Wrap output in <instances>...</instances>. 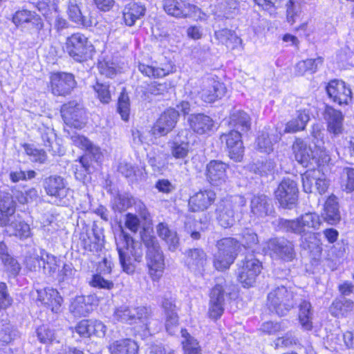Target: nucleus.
I'll list each match as a JSON object with an SVG mask.
<instances>
[{"mask_svg": "<svg viewBox=\"0 0 354 354\" xmlns=\"http://www.w3.org/2000/svg\"><path fill=\"white\" fill-rule=\"evenodd\" d=\"M62 116L65 123L75 129H82L85 124V110L82 105L76 101L64 104L61 109Z\"/></svg>", "mask_w": 354, "mask_h": 354, "instance_id": "obj_9", "label": "nucleus"}, {"mask_svg": "<svg viewBox=\"0 0 354 354\" xmlns=\"http://www.w3.org/2000/svg\"><path fill=\"white\" fill-rule=\"evenodd\" d=\"M162 307L166 315L165 327L167 331L173 335L178 323V317L176 312V305L171 298H164L162 301Z\"/></svg>", "mask_w": 354, "mask_h": 354, "instance_id": "obj_27", "label": "nucleus"}, {"mask_svg": "<svg viewBox=\"0 0 354 354\" xmlns=\"http://www.w3.org/2000/svg\"><path fill=\"white\" fill-rule=\"evenodd\" d=\"M227 165L220 160H211L206 167V177L212 185H221L227 181Z\"/></svg>", "mask_w": 354, "mask_h": 354, "instance_id": "obj_21", "label": "nucleus"}, {"mask_svg": "<svg viewBox=\"0 0 354 354\" xmlns=\"http://www.w3.org/2000/svg\"><path fill=\"white\" fill-rule=\"evenodd\" d=\"M37 300L49 308L52 312L55 313L60 312L63 299L57 290L48 288L37 290Z\"/></svg>", "mask_w": 354, "mask_h": 354, "instance_id": "obj_22", "label": "nucleus"}, {"mask_svg": "<svg viewBox=\"0 0 354 354\" xmlns=\"http://www.w3.org/2000/svg\"><path fill=\"white\" fill-rule=\"evenodd\" d=\"M68 14L69 18L75 23L84 26H88V22L83 17L76 0H70Z\"/></svg>", "mask_w": 354, "mask_h": 354, "instance_id": "obj_47", "label": "nucleus"}, {"mask_svg": "<svg viewBox=\"0 0 354 354\" xmlns=\"http://www.w3.org/2000/svg\"><path fill=\"white\" fill-rule=\"evenodd\" d=\"M270 201L264 194L254 196L251 201L252 212L261 218L270 214L273 207Z\"/></svg>", "mask_w": 354, "mask_h": 354, "instance_id": "obj_31", "label": "nucleus"}, {"mask_svg": "<svg viewBox=\"0 0 354 354\" xmlns=\"http://www.w3.org/2000/svg\"><path fill=\"white\" fill-rule=\"evenodd\" d=\"M181 334L184 338L182 341L184 353L201 354V350L196 339L192 337L185 329L181 330Z\"/></svg>", "mask_w": 354, "mask_h": 354, "instance_id": "obj_43", "label": "nucleus"}, {"mask_svg": "<svg viewBox=\"0 0 354 354\" xmlns=\"http://www.w3.org/2000/svg\"><path fill=\"white\" fill-rule=\"evenodd\" d=\"M221 140L225 142L229 157L236 162H241L244 153L241 133L237 130H232L228 133L223 134Z\"/></svg>", "mask_w": 354, "mask_h": 354, "instance_id": "obj_15", "label": "nucleus"}, {"mask_svg": "<svg viewBox=\"0 0 354 354\" xmlns=\"http://www.w3.org/2000/svg\"><path fill=\"white\" fill-rule=\"evenodd\" d=\"M19 337V333L12 325L6 324L0 330V341L9 344Z\"/></svg>", "mask_w": 354, "mask_h": 354, "instance_id": "obj_55", "label": "nucleus"}, {"mask_svg": "<svg viewBox=\"0 0 354 354\" xmlns=\"http://www.w3.org/2000/svg\"><path fill=\"white\" fill-rule=\"evenodd\" d=\"M91 305L86 303L84 296L76 297L70 305V311L77 317L86 316L91 310Z\"/></svg>", "mask_w": 354, "mask_h": 354, "instance_id": "obj_42", "label": "nucleus"}, {"mask_svg": "<svg viewBox=\"0 0 354 354\" xmlns=\"http://www.w3.org/2000/svg\"><path fill=\"white\" fill-rule=\"evenodd\" d=\"M130 111L129 97L125 91V88H122V91L118 98V112L121 115L123 120H128Z\"/></svg>", "mask_w": 354, "mask_h": 354, "instance_id": "obj_49", "label": "nucleus"}, {"mask_svg": "<svg viewBox=\"0 0 354 354\" xmlns=\"http://www.w3.org/2000/svg\"><path fill=\"white\" fill-rule=\"evenodd\" d=\"M225 93V87L223 83L213 78H207L203 82L200 96L205 102L212 103L221 98Z\"/></svg>", "mask_w": 354, "mask_h": 354, "instance_id": "obj_17", "label": "nucleus"}, {"mask_svg": "<svg viewBox=\"0 0 354 354\" xmlns=\"http://www.w3.org/2000/svg\"><path fill=\"white\" fill-rule=\"evenodd\" d=\"M283 224L288 232L299 234L301 237L306 236L309 239L315 237V234L310 230L311 227L306 223H283Z\"/></svg>", "mask_w": 354, "mask_h": 354, "instance_id": "obj_45", "label": "nucleus"}, {"mask_svg": "<svg viewBox=\"0 0 354 354\" xmlns=\"http://www.w3.org/2000/svg\"><path fill=\"white\" fill-rule=\"evenodd\" d=\"M324 59L322 57L301 61L296 66V72L299 75H303L306 72L314 73L317 71L318 67L322 65Z\"/></svg>", "mask_w": 354, "mask_h": 354, "instance_id": "obj_40", "label": "nucleus"}, {"mask_svg": "<svg viewBox=\"0 0 354 354\" xmlns=\"http://www.w3.org/2000/svg\"><path fill=\"white\" fill-rule=\"evenodd\" d=\"M135 203L134 198L127 194H118L113 201L112 206L113 209L122 212Z\"/></svg>", "mask_w": 354, "mask_h": 354, "instance_id": "obj_53", "label": "nucleus"}, {"mask_svg": "<svg viewBox=\"0 0 354 354\" xmlns=\"http://www.w3.org/2000/svg\"><path fill=\"white\" fill-rule=\"evenodd\" d=\"M295 297L296 295L286 286H278L268 293L266 305L270 311L284 316L295 306Z\"/></svg>", "mask_w": 354, "mask_h": 354, "instance_id": "obj_2", "label": "nucleus"}, {"mask_svg": "<svg viewBox=\"0 0 354 354\" xmlns=\"http://www.w3.org/2000/svg\"><path fill=\"white\" fill-rule=\"evenodd\" d=\"M24 149L32 162L44 164L47 160V155L43 149L35 148L32 145L25 144Z\"/></svg>", "mask_w": 354, "mask_h": 354, "instance_id": "obj_51", "label": "nucleus"}, {"mask_svg": "<svg viewBox=\"0 0 354 354\" xmlns=\"http://www.w3.org/2000/svg\"><path fill=\"white\" fill-rule=\"evenodd\" d=\"M354 304L351 300L343 298L335 299L329 308L330 313L335 317H344L351 314L353 310Z\"/></svg>", "mask_w": 354, "mask_h": 354, "instance_id": "obj_34", "label": "nucleus"}, {"mask_svg": "<svg viewBox=\"0 0 354 354\" xmlns=\"http://www.w3.org/2000/svg\"><path fill=\"white\" fill-rule=\"evenodd\" d=\"M325 118L327 120V128L330 133L335 136L342 133L344 117L341 111L328 107L325 112Z\"/></svg>", "mask_w": 354, "mask_h": 354, "instance_id": "obj_29", "label": "nucleus"}, {"mask_svg": "<svg viewBox=\"0 0 354 354\" xmlns=\"http://www.w3.org/2000/svg\"><path fill=\"white\" fill-rule=\"evenodd\" d=\"M299 189L297 183L290 178H284L275 191V197L283 208L292 209L298 200Z\"/></svg>", "mask_w": 354, "mask_h": 354, "instance_id": "obj_8", "label": "nucleus"}, {"mask_svg": "<svg viewBox=\"0 0 354 354\" xmlns=\"http://www.w3.org/2000/svg\"><path fill=\"white\" fill-rule=\"evenodd\" d=\"M340 186L343 191L351 193L354 191V169L346 167L340 177Z\"/></svg>", "mask_w": 354, "mask_h": 354, "instance_id": "obj_46", "label": "nucleus"}, {"mask_svg": "<svg viewBox=\"0 0 354 354\" xmlns=\"http://www.w3.org/2000/svg\"><path fill=\"white\" fill-rule=\"evenodd\" d=\"M313 315V312L310 303L306 301H303L299 304V320L304 329L306 330L312 329Z\"/></svg>", "mask_w": 354, "mask_h": 354, "instance_id": "obj_38", "label": "nucleus"}, {"mask_svg": "<svg viewBox=\"0 0 354 354\" xmlns=\"http://www.w3.org/2000/svg\"><path fill=\"white\" fill-rule=\"evenodd\" d=\"M179 119L178 111L169 108L164 111L154 124L153 133L158 136H164L171 132L176 127Z\"/></svg>", "mask_w": 354, "mask_h": 354, "instance_id": "obj_13", "label": "nucleus"}, {"mask_svg": "<svg viewBox=\"0 0 354 354\" xmlns=\"http://www.w3.org/2000/svg\"><path fill=\"white\" fill-rule=\"evenodd\" d=\"M215 194L211 190L197 192L189 200V206L192 212L203 211L214 201Z\"/></svg>", "mask_w": 354, "mask_h": 354, "instance_id": "obj_24", "label": "nucleus"}, {"mask_svg": "<svg viewBox=\"0 0 354 354\" xmlns=\"http://www.w3.org/2000/svg\"><path fill=\"white\" fill-rule=\"evenodd\" d=\"M12 22L17 26L30 24L36 31L37 37L41 41L50 35V29L44 27V22L39 15L35 11L22 9L17 11L12 17Z\"/></svg>", "mask_w": 354, "mask_h": 354, "instance_id": "obj_6", "label": "nucleus"}, {"mask_svg": "<svg viewBox=\"0 0 354 354\" xmlns=\"http://www.w3.org/2000/svg\"><path fill=\"white\" fill-rule=\"evenodd\" d=\"M145 7L140 2L131 1L123 10V18L126 25L131 26L136 20L145 15Z\"/></svg>", "mask_w": 354, "mask_h": 354, "instance_id": "obj_28", "label": "nucleus"}, {"mask_svg": "<svg viewBox=\"0 0 354 354\" xmlns=\"http://www.w3.org/2000/svg\"><path fill=\"white\" fill-rule=\"evenodd\" d=\"M50 90L53 95L66 96L76 86L75 77L71 73H55L50 75Z\"/></svg>", "mask_w": 354, "mask_h": 354, "instance_id": "obj_12", "label": "nucleus"}, {"mask_svg": "<svg viewBox=\"0 0 354 354\" xmlns=\"http://www.w3.org/2000/svg\"><path fill=\"white\" fill-rule=\"evenodd\" d=\"M274 343L276 348H287L296 345L298 343V339L291 332H288L285 335L277 338Z\"/></svg>", "mask_w": 354, "mask_h": 354, "instance_id": "obj_61", "label": "nucleus"}, {"mask_svg": "<svg viewBox=\"0 0 354 354\" xmlns=\"http://www.w3.org/2000/svg\"><path fill=\"white\" fill-rule=\"evenodd\" d=\"M189 131L187 129L180 131L174 140L171 142V153L176 158H185L189 152V141L187 136Z\"/></svg>", "mask_w": 354, "mask_h": 354, "instance_id": "obj_25", "label": "nucleus"}, {"mask_svg": "<svg viewBox=\"0 0 354 354\" xmlns=\"http://www.w3.org/2000/svg\"><path fill=\"white\" fill-rule=\"evenodd\" d=\"M98 69L101 75L112 78L117 73L115 64L106 60L98 62Z\"/></svg>", "mask_w": 354, "mask_h": 354, "instance_id": "obj_62", "label": "nucleus"}, {"mask_svg": "<svg viewBox=\"0 0 354 354\" xmlns=\"http://www.w3.org/2000/svg\"><path fill=\"white\" fill-rule=\"evenodd\" d=\"M185 265L192 272L201 273L207 263V254L201 248H189L183 252Z\"/></svg>", "mask_w": 354, "mask_h": 354, "instance_id": "obj_18", "label": "nucleus"}, {"mask_svg": "<svg viewBox=\"0 0 354 354\" xmlns=\"http://www.w3.org/2000/svg\"><path fill=\"white\" fill-rule=\"evenodd\" d=\"M190 128L196 133L202 135L212 130L213 120L203 113L192 114L188 118Z\"/></svg>", "mask_w": 354, "mask_h": 354, "instance_id": "obj_26", "label": "nucleus"}, {"mask_svg": "<svg viewBox=\"0 0 354 354\" xmlns=\"http://www.w3.org/2000/svg\"><path fill=\"white\" fill-rule=\"evenodd\" d=\"M43 187L47 195L56 198H64L68 192L65 179L58 175H52L44 178Z\"/></svg>", "mask_w": 354, "mask_h": 354, "instance_id": "obj_19", "label": "nucleus"}, {"mask_svg": "<svg viewBox=\"0 0 354 354\" xmlns=\"http://www.w3.org/2000/svg\"><path fill=\"white\" fill-rule=\"evenodd\" d=\"M124 223L120 225L122 229L123 239L121 245H118L120 262L123 270L128 274L135 271L134 262H140L142 257V250L140 243L135 242L132 237L124 232L123 227L129 229L131 232H140V239L146 250V262L149 274L153 281L159 279L165 269V258L163 252L156 237L153 234L152 223Z\"/></svg>", "mask_w": 354, "mask_h": 354, "instance_id": "obj_1", "label": "nucleus"}, {"mask_svg": "<svg viewBox=\"0 0 354 354\" xmlns=\"http://www.w3.org/2000/svg\"><path fill=\"white\" fill-rule=\"evenodd\" d=\"M109 351L111 354H137L138 346L134 340L124 338L111 342Z\"/></svg>", "mask_w": 354, "mask_h": 354, "instance_id": "obj_30", "label": "nucleus"}, {"mask_svg": "<svg viewBox=\"0 0 354 354\" xmlns=\"http://www.w3.org/2000/svg\"><path fill=\"white\" fill-rule=\"evenodd\" d=\"M218 252L214 256V266L218 270H223L230 268L234 262L239 243L232 238H225L219 240L216 245Z\"/></svg>", "mask_w": 354, "mask_h": 354, "instance_id": "obj_5", "label": "nucleus"}, {"mask_svg": "<svg viewBox=\"0 0 354 354\" xmlns=\"http://www.w3.org/2000/svg\"><path fill=\"white\" fill-rule=\"evenodd\" d=\"M93 88L97 94V98L102 103L108 104L111 100L109 85L97 82Z\"/></svg>", "mask_w": 354, "mask_h": 354, "instance_id": "obj_59", "label": "nucleus"}, {"mask_svg": "<svg viewBox=\"0 0 354 354\" xmlns=\"http://www.w3.org/2000/svg\"><path fill=\"white\" fill-rule=\"evenodd\" d=\"M292 149L295 160L305 167L313 164L321 165L330 160L329 156L323 151H320L322 156L317 158V155L318 151H313L312 148L301 138H297L295 140L292 144Z\"/></svg>", "mask_w": 354, "mask_h": 354, "instance_id": "obj_4", "label": "nucleus"}, {"mask_svg": "<svg viewBox=\"0 0 354 354\" xmlns=\"http://www.w3.org/2000/svg\"><path fill=\"white\" fill-rule=\"evenodd\" d=\"M116 320L129 324L136 323L138 320L146 319L149 317V311L146 307H129L122 306L117 308L114 312Z\"/></svg>", "mask_w": 354, "mask_h": 354, "instance_id": "obj_14", "label": "nucleus"}, {"mask_svg": "<svg viewBox=\"0 0 354 354\" xmlns=\"http://www.w3.org/2000/svg\"><path fill=\"white\" fill-rule=\"evenodd\" d=\"M162 5L168 15L178 18L187 17L195 8L183 0H163Z\"/></svg>", "mask_w": 354, "mask_h": 354, "instance_id": "obj_23", "label": "nucleus"}, {"mask_svg": "<svg viewBox=\"0 0 354 354\" xmlns=\"http://www.w3.org/2000/svg\"><path fill=\"white\" fill-rule=\"evenodd\" d=\"M286 328L283 322H266L261 325L260 330L267 335H276L284 331Z\"/></svg>", "mask_w": 354, "mask_h": 354, "instance_id": "obj_60", "label": "nucleus"}, {"mask_svg": "<svg viewBox=\"0 0 354 354\" xmlns=\"http://www.w3.org/2000/svg\"><path fill=\"white\" fill-rule=\"evenodd\" d=\"M326 91L329 97L339 104H347L351 99V88L341 80H331L326 86Z\"/></svg>", "mask_w": 354, "mask_h": 354, "instance_id": "obj_20", "label": "nucleus"}, {"mask_svg": "<svg viewBox=\"0 0 354 354\" xmlns=\"http://www.w3.org/2000/svg\"><path fill=\"white\" fill-rule=\"evenodd\" d=\"M157 232L160 238L166 241L171 251H175L179 245V239L176 232L169 229L167 223H159Z\"/></svg>", "mask_w": 354, "mask_h": 354, "instance_id": "obj_36", "label": "nucleus"}, {"mask_svg": "<svg viewBox=\"0 0 354 354\" xmlns=\"http://www.w3.org/2000/svg\"><path fill=\"white\" fill-rule=\"evenodd\" d=\"M8 231L21 239H26L31 234L30 227L28 223H4Z\"/></svg>", "mask_w": 354, "mask_h": 354, "instance_id": "obj_44", "label": "nucleus"}, {"mask_svg": "<svg viewBox=\"0 0 354 354\" xmlns=\"http://www.w3.org/2000/svg\"><path fill=\"white\" fill-rule=\"evenodd\" d=\"M261 268V263L253 255L246 256L239 264L238 280L244 287H250L255 283Z\"/></svg>", "mask_w": 354, "mask_h": 354, "instance_id": "obj_7", "label": "nucleus"}, {"mask_svg": "<svg viewBox=\"0 0 354 354\" xmlns=\"http://www.w3.org/2000/svg\"><path fill=\"white\" fill-rule=\"evenodd\" d=\"M76 332L82 337H88L93 335L92 320H82L75 328Z\"/></svg>", "mask_w": 354, "mask_h": 354, "instance_id": "obj_63", "label": "nucleus"}, {"mask_svg": "<svg viewBox=\"0 0 354 354\" xmlns=\"http://www.w3.org/2000/svg\"><path fill=\"white\" fill-rule=\"evenodd\" d=\"M56 257L53 255L46 254L41 257V268L45 274H53L57 270Z\"/></svg>", "mask_w": 354, "mask_h": 354, "instance_id": "obj_57", "label": "nucleus"}, {"mask_svg": "<svg viewBox=\"0 0 354 354\" xmlns=\"http://www.w3.org/2000/svg\"><path fill=\"white\" fill-rule=\"evenodd\" d=\"M37 336L42 344H52L57 341V334L54 329L48 326H41L37 329Z\"/></svg>", "mask_w": 354, "mask_h": 354, "instance_id": "obj_48", "label": "nucleus"}, {"mask_svg": "<svg viewBox=\"0 0 354 354\" xmlns=\"http://www.w3.org/2000/svg\"><path fill=\"white\" fill-rule=\"evenodd\" d=\"M88 228V225L84 223L82 230L86 232L80 234V244L84 252H97L100 248L97 242L101 238V229H99L95 223H93L90 230Z\"/></svg>", "mask_w": 354, "mask_h": 354, "instance_id": "obj_16", "label": "nucleus"}, {"mask_svg": "<svg viewBox=\"0 0 354 354\" xmlns=\"http://www.w3.org/2000/svg\"><path fill=\"white\" fill-rule=\"evenodd\" d=\"M66 50L75 61L82 62L91 57L93 46L82 33H73L66 38Z\"/></svg>", "mask_w": 354, "mask_h": 354, "instance_id": "obj_3", "label": "nucleus"}, {"mask_svg": "<svg viewBox=\"0 0 354 354\" xmlns=\"http://www.w3.org/2000/svg\"><path fill=\"white\" fill-rule=\"evenodd\" d=\"M309 119L310 117L305 111H298L297 118L287 122L284 133H295L304 130Z\"/></svg>", "mask_w": 354, "mask_h": 354, "instance_id": "obj_39", "label": "nucleus"}, {"mask_svg": "<svg viewBox=\"0 0 354 354\" xmlns=\"http://www.w3.org/2000/svg\"><path fill=\"white\" fill-rule=\"evenodd\" d=\"M135 209L136 210V214H127V219L126 221H140V219L147 221L150 219V214L142 202L139 201L137 203H135Z\"/></svg>", "mask_w": 354, "mask_h": 354, "instance_id": "obj_50", "label": "nucleus"}, {"mask_svg": "<svg viewBox=\"0 0 354 354\" xmlns=\"http://www.w3.org/2000/svg\"><path fill=\"white\" fill-rule=\"evenodd\" d=\"M139 71L148 77H162L169 73L170 69L167 68L153 67L145 64H140Z\"/></svg>", "mask_w": 354, "mask_h": 354, "instance_id": "obj_54", "label": "nucleus"}, {"mask_svg": "<svg viewBox=\"0 0 354 354\" xmlns=\"http://www.w3.org/2000/svg\"><path fill=\"white\" fill-rule=\"evenodd\" d=\"M322 218L325 221H339L341 218L336 197L331 196L325 203Z\"/></svg>", "mask_w": 354, "mask_h": 354, "instance_id": "obj_37", "label": "nucleus"}, {"mask_svg": "<svg viewBox=\"0 0 354 354\" xmlns=\"http://www.w3.org/2000/svg\"><path fill=\"white\" fill-rule=\"evenodd\" d=\"M1 261L8 272H10L11 274L15 276L21 270L19 263L10 255L1 260Z\"/></svg>", "mask_w": 354, "mask_h": 354, "instance_id": "obj_64", "label": "nucleus"}, {"mask_svg": "<svg viewBox=\"0 0 354 354\" xmlns=\"http://www.w3.org/2000/svg\"><path fill=\"white\" fill-rule=\"evenodd\" d=\"M44 146L48 149V151L52 152L53 154L56 153L53 149V144L55 141V133L53 129L49 127H42L39 129Z\"/></svg>", "mask_w": 354, "mask_h": 354, "instance_id": "obj_52", "label": "nucleus"}, {"mask_svg": "<svg viewBox=\"0 0 354 354\" xmlns=\"http://www.w3.org/2000/svg\"><path fill=\"white\" fill-rule=\"evenodd\" d=\"M270 255L284 261H292L296 257L292 242L283 238H274L268 242Z\"/></svg>", "mask_w": 354, "mask_h": 354, "instance_id": "obj_11", "label": "nucleus"}, {"mask_svg": "<svg viewBox=\"0 0 354 354\" xmlns=\"http://www.w3.org/2000/svg\"><path fill=\"white\" fill-rule=\"evenodd\" d=\"M15 212L14 202L10 194L4 196V199H0V221H3L4 216L12 215Z\"/></svg>", "mask_w": 354, "mask_h": 354, "instance_id": "obj_56", "label": "nucleus"}, {"mask_svg": "<svg viewBox=\"0 0 354 354\" xmlns=\"http://www.w3.org/2000/svg\"><path fill=\"white\" fill-rule=\"evenodd\" d=\"M281 137V134L276 130H272L270 132L262 131L257 140L258 149L262 152L269 153L273 150L274 143L278 142Z\"/></svg>", "mask_w": 354, "mask_h": 354, "instance_id": "obj_32", "label": "nucleus"}, {"mask_svg": "<svg viewBox=\"0 0 354 354\" xmlns=\"http://www.w3.org/2000/svg\"><path fill=\"white\" fill-rule=\"evenodd\" d=\"M214 37L220 43L225 45L230 49H234L241 41V39L233 30L227 28H223L215 31Z\"/></svg>", "mask_w": 354, "mask_h": 354, "instance_id": "obj_35", "label": "nucleus"}, {"mask_svg": "<svg viewBox=\"0 0 354 354\" xmlns=\"http://www.w3.org/2000/svg\"><path fill=\"white\" fill-rule=\"evenodd\" d=\"M321 176L322 173L319 169L308 170L302 174L301 180L304 191L306 193L314 192L318 177H321Z\"/></svg>", "mask_w": 354, "mask_h": 354, "instance_id": "obj_41", "label": "nucleus"}, {"mask_svg": "<svg viewBox=\"0 0 354 354\" xmlns=\"http://www.w3.org/2000/svg\"><path fill=\"white\" fill-rule=\"evenodd\" d=\"M225 283L223 279H218L210 291L208 314L212 319H218L224 312Z\"/></svg>", "mask_w": 354, "mask_h": 354, "instance_id": "obj_10", "label": "nucleus"}, {"mask_svg": "<svg viewBox=\"0 0 354 354\" xmlns=\"http://www.w3.org/2000/svg\"><path fill=\"white\" fill-rule=\"evenodd\" d=\"M287 20L293 24L301 12V4L297 0H289L286 3Z\"/></svg>", "mask_w": 354, "mask_h": 354, "instance_id": "obj_58", "label": "nucleus"}, {"mask_svg": "<svg viewBox=\"0 0 354 354\" xmlns=\"http://www.w3.org/2000/svg\"><path fill=\"white\" fill-rule=\"evenodd\" d=\"M229 124L238 131L246 132L250 128V118L241 110H234L230 116Z\"/></svg>", "mask_w": 354, "mask_h": 354, "instance_id": "obj_33", "label": "nucleus"}]
</instances>
